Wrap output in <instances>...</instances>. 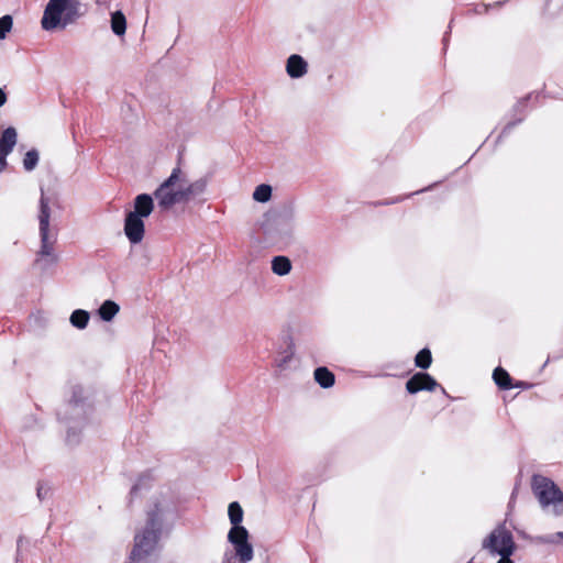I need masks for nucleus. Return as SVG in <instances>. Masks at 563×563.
Instances as JSON below:
<instances>
[{"instance_id": "21", "label": "nucleus", "mask_w": 563, "mask_h": 563, "mask_svg": "<svg viewBox=\"0 0 563 563\" xmlns=\"http://www.w3.org/2000/svg\"><path fill=\"white\" fill-rule=\"evenodd\" d=\"M233 550L234 551L227 550L224 552L222 563H247V562H250L253 559L254 550H253V545L252 544H251V554H250L251 556H250V559L247 558V559L244 560L239 554L238 550H235L234 548H233Z\"/></svg>"}, {"instance_id": "32", "label": "nucleus", "mask_w": 563, "mask_h": 563, "mask_svg": "<svg viewBox=\"0 0 563 563\" xmlns=\"http://www.w3.org/2000/svg\"><path fill=\"white\" fill-rule=\"evenodd\" d=\"M111 0H96V3L97 4H101V5H108L110 3Z\"/></svg>"}, {"instance_id": "4", "label": "nucleus", "mask_w": 563, "mask_h": 563, "mask_svg": "<svg viewBox=\"0 0 563 563\" xmlns=\"http://www.w3.org/2000/svg\"><path fill=\"white\" fill-rule=\"evenodd\" d=\"M40 249L35 254H58L56 251L58 229L51 225L49 200L41 189L40 212H38Z\"/></svg>"}, {"instance_id": "7", "label": "nucleus", "mask_w": 563, "mask_h": 563, "mask_svg": "<svg viewBox=\"0 0 563 563\" xmlns=\"http://www.w3.org/2000/svg\"><path fill=\"white\" fill-rule=\"evenodd\" d=\"M482 547L493 555L512 554L516 549L512 533L506 528L505 522L489 533Z\"/></svg>"}, {"instance_id": "14", "label": "nucleus", "mask_w": 563, "mask_h": 563, "mask_svg": "<svg viewBox=\"0 0 563 563\" xmlns=\"http://www.w3.org/2000/svg\"><path fill=\"white\" fill-rule=\"evenodd\" d=\"M59 262V254H35L34 267L41 272H46L48 268L57 265Z\"/></svg>"}, {"instance_id": "22", "label": "nucleus", "mask_w": 563, "mask_h": 563, "mask_svg": "<svg viewBox=\"0 0 563 563\" xmlns=\"http://www.w3.org/2000/svg\"><path fill=\"white\" fill-rule=\"evenodd\" d=\"M38 159H40V154H38L37 150L32 148V150L27 151L23 157V168L26 172H32L37 166Z\"/></svg>"}, {"instance_id": "1", "label": "nucleus", "mask_w": 563, "mask_h": 563, "mask_svg": "<svg viewBox=\"0 0 563 563\" xmlns=\"http://www.w3.org/2000/svg\"><path fill=\"white\" fill-rule=\"evenodd\" d=\"M208 179L205 177L189 181L186 173L175 167L170 175L155 189L153 196L162 211H167L176 205H185L202 196L207 189Z\"/></svg>"}, {"instance_id": "11", "label": "nucleus", "mask_w": 563, "mask_h": 563, "mask_svg": "<svg viewBox=\"0 0 563 563\" xmlns=\"http://www.w3.org/2000/svg\"><path fill=\"white\" fill-rule=\"evenodd\" d=\"M154 196L148 194H140L134 198L133 210L129 211L130 214L144 219L147 218L154 210Z\"/></svg>"}, {"instance_id": "2", "label": "nucleus", "mask_w": 563, "mask_h": 563, "mask_svg": "<svg viewBox=\"0 0 563 563\" xmlns=\"http://www.w3.org/2000/svg\"><path fill=\"white\" fill-rule=\"evenodd\" d=\"M169 504L166 500L155 501L147 511V521L144 529L135 534L131 560L142 562L157 548L162 531L164 515L168 511Z\"/></svg>"}, {"instance_id": "15", "label": "nucleus", "mask_w": 563, "mask_h": 563, "mask_svg": "<svg viewBox=\"0 0 563 563\" xmlns=\"http://www.w3.org/2000/svg\"><path fill=\"white\" fill-rule=\"evenodd\" d=\"M314 380L322 387V388H330L335 383V377L332 372H330L327 367H318L314 371Z\"/></svg>"}, {"instance_id": "17", "label": "nucleus", "mask_w": 563, "mask_h": 563, "mask_svg": "<svg viewBox=\"0 0 563 563\" xmlns=\"http://www.w3.org/2000/svg\"><path fill=\"white\" fill-rule=\"evenodd\" d=\"M120 307L117 302L112 300H106L98 309V313L103 321L109 322L117 316Z\"/></svg>"}, {"instance_id": "25", "label": "nucleus", "mask_w": 563, "mask_h": 563, "mask_svg": "<svg viewBox=\"0 0 563 563\" xmlns=\"http://www.w3.org/2000/svg\"><path fill=\"white\" fill-rule=\"evenodd\" d=\"M294 356V351L289 347L287 351H285L283 354H280L276 360L275 364L278 368L285 369L288 365V363L291 361Z\"/></svg>"}, {"instance_id": "10", "label": "nucleus", "mask_w": 563, "mask_h": 563, "mask_svg": "<svg viewBox=\"0 0 563 563\" xmlns=\"http://www.w3.org/2000/svg\"><path fill=\"white\" fill-rule=\"evenodd\" d=\"M437 387V380L428 373L423 372L416 373L406 383V389L409 394H417L422 390L432 391Z\"/></svg>"}, {"instance_id": "31", "label": "nucleus", "mask_w": 563, "mask_h": 563, "mask_svg": "<svg viewBox=\"0 0 563 563\" xmlns=\"http://www.w3.org/2000/svg\"><path fill=\"white\" fill-rule=\"evenodd\" d=\"M7 100H8L7 93L0 87V108L5 104Z\"/></svg>"}, {"instance_id": "6", "label": "nucleus", "mask_w": 563, "mask_h": 563, "mask_svg": "<svg viewBox=\"0 0 563 563\" xmlns=\"http://www.w3.org/2000/svg\"><path fill=\"white\" fill-rule=\"evenodd\" d=\"M532 490L543 509L552 508L555 516L563 515V493L555 483L544 476H533Z\"/></svg>"}, {"instance_id": "33", "label": "nucleus", "mask_w": 563, "mask_h": 563, "mask_svg": "<svg viewBox=\"0 0 563 563\" xmlns=\"http://www.w3.org/2000/svg\"><path fill=\"white\" fill-rule=\"evenodd\" d=\"M137 490H139V485L136 484V485H134V486L132 487V489H131V495H132V496H133V495H135V494L137 493Z\"/></svg>"}, {"instance_id": "26", "label": "nucleus", "mask_w": 563, "mask_h": 563, "mask_svg": "<svg viewBox=\"0 0 563 563\" xmlns=\"http://www.w3.org/2000/svg\"><path fill=\"white\" fill-rule=\"evenodd\" d=\"M12 24L13 21L10 15H3L0 18V40H3L7 36V33L11 30Z\"/></svg>"}, {"instance_id": "24", "label": "nucleus", "mask_w": 563, "mask_h": 563, "mask_svg": "<svg viewBox=\"0 0 563 563\" xmlns=\"http://www.w3.org/2000/svg\"><path fill=\"white\" fill-rule=\"evenodd\" d=\"M271 197L272 187L266 184L258 185L253 192V199L257 202H267Z\"/></svg>"}, {"instance_id": "29", "label": "nucleus", "mask_w": 563, "mask_h": 563, "mask_svg": "<svg viewBox=\"0 0 563 563\" xmlns=\"http://www.w3.org/2000/svg\"><path fill=\"white\" fill-rule=\"evenodd\" d=\"M7 156L5 154H0V174L7 168L8 166V162H7Z\"/></svg>"}, {"instance_id": "9", "label": "nucleus", "mask_w": 563, "mask_h": 563, "mask_svg": "<svg viewBox=\"0 0 563 563\" xmlns=\"http://www.w3.org/2000/svg\"><path fill=\"white\" fill-rule=\"evenodd\" d=\"M123 230L131 244H139L144 238L145 224L143 219L136 217V214L126 213Z\"/></svg>"}, {"instance_id": "20", "label": "nucleus", "mask_w": 563, "mask_h": 563, "mask_svg": "<svg viewBox=\"0 0 563 563\" xmlns=\"http://www.w3.org/2000/svg\"><path fill=\"white\" fill-rule=\"evenodd\" d=\"M89 319H90V314L88 311L82 310V309H77V310L73 311V313L70 314L69 321L73 327H75L79 330H82L88 325Z\"/></svg>"}, {"instance_id": "28", "label": "nucleus", "mask_w": 563, "mask_h": 563, "mask_svg": "<svg viewBox=\"0 0 563 563\" xmlns=\"http://www.w3.org/2000/svg\"><path fill=\"white\" fill-rule=\"evenodd\" d=\"M73 429L74 427H69L68 431H67V437H66V441L69 443V444H75L78 442V439L76 438V435L73 433Z\"/></svg>"}, {"instance_id": "12", "label": "nucleus", "mask_w": 563, "mask_h": 563, "mask_svg": "<svg viewBox=\"0 0 563 563\" xmlns=\"http://www.w3.org/2000/svg\"><path fill=\"white\" fill-rule=\"evenodd\" d=\"M286 71L291 78H300L307 74L308 64L300 55L292 54L287 59Z\"/></svg>"}, {"instance_id": "35", "label": "nucleus", "mask_w": 563, "mask_h": 563, "mask_svg": "<svg viewBox=\"0 0 563 563\" xmlns=\"http://www.w3.org/2000/svg\"><path fill=\"white\" fill-rule=\"evenodd\" d=\"M510 129H511V124H508V125L505 128V130H504V132H503V133H506V132H507V131H509Z\"/></svg>"}, {"instance_id": "19", "label": "nucleus", "mask_w": 563, "mask_h": 563, "mask_svg": "<svg viewBox=\"0 0 563 563\" xmlns=\"http://www.w3.org/2000/svg\"><path fill=\"white\" fill-rule=\"evenodd\" d=\"M111 30L118 36L125 34L126 20L121 11H115L111 14Z\"/></svg>"}, {"instance_id": "3", "label": "nucleus", "mask_w": 563, "mask_h": 563, "mask_svg": "<svg viewBox=\"0 0 563 563\" xmlns=\"http://www.w3.org/2000/svg\"><path fill=\"white\" fill-rule=\"evenodd\" d=\"M81 9L79 0H49L42 16V27L46 31L65 29L84 14Z\"/></svg>"}, {"instance_id": "34", "label": "nucleus", "mask_w": 563, "mask_h": 563, "mask_svg": "<svg viewBox=\"0 0 563 563\" xmlns=\"http://www.w3.org/2000/svg\"><path fill=\"white\" fill-rule=\"evenodd\" d=\"M42 495H43L42 488H41V487H38V488H37V496H38V498H40V499H42V498H43V496H42Z\"/></svg>"}, {"instance_id": "16", "label": "nucleus", "mask_w": 563, "mask_h": 563, "mask_svg": "<svg viewBox=\"0 0 563 563\" xmlns=\"http://www.w3.org/2000/svg\"><path fill=\"white\" fill-rule=\"evenodd\" d=\"M272 271L278 276H285L291 271V262L286 256H275L272 260Z\"/></svg>"}, {"instance_id": "13", "label": "nucleus", "mask_w": 563, "mask_h": 563, "mask_svg": "<svg viewBox=\"0 0 563 563\" xmlns=\"http://www.w3.org/2000/svg\"><path fill=\"white\" fill-rule=\"evenodd\" d=\"M18 142V133L13 126L3 130L0 136V154L9 155Z\"/></svg>"}, {"instance_id": "18", "label": "nucleus", "mask_w": 563, "mask_h": 563, "mask_svg": "<svg viewBox=\"0 0 563 563\" xmlns=\"http://www.w3.org/2000/svg\"><path fill=\"white\" fill-rule=\"evenodd\" d=\"M493 378H494L495 384L500 389L508 390V389L514 387L512 384H511L510 375L508 374L507 371H505L501 367H497V368L494 369Z\"/></svg>"}, {"instance_id": "23", "label": "nucleus", "mask_w": 563, "mask_h": 563, "mask_svg": "<svg viewBox=\"0 0 563 563\" xmlns=\"http://www.w3.org/2000/svg\"><path fill=\"white\" fill-rule=\"evenodd\" d=\"M431 363H432L431 351L427 347L419 351L415 357V364L419 368L427 369L430 367Z\"/></svg>"}, {"instance_id": "27", "label": "nucleus", "mask_w": 563, "mask_h": 563, "mask_svg": "<svg viewBox=\"0 0 563 563\" xmlns=\"http://www.w3.org/2000/svg\"><path fill=\"white\" fill-rule=\"evenodd\" d=\"M559 540L563 541V532H556V533L550 534V536L538 537V541L540 543H555Z\"/></svg>"}, {"instance_id": "8", "label": "nucleus", "mask_w": 563, "mask_h": 563, "mask_svg": "<svg viewBox=\"0 0 563 563\" xmlns=\"http://www.w3.org/2000/svg\"><path fill=\"white\" fill-rule=\"evenodd\" d=\"M86 413L87 406L84 402V389L80 386H73L71 397L58 411V417L66 422L74 420L80 424L85 419Z\"/></svg>"}, {"instance_id": "5", "label": "nucleus", "mask_w": 563, "mask_h": 563, "mask_svg": "<svg viewBox=\"0 0 563 563\" xmlns=\"http://www.w3.org/2000/svg\"><path fill=\"white\" fill-rule=\"evenodd\" d=\"M228 516L232 528L228 533V541L238 550L239 554L245 560L250 559L251 543L249 541V531L241 526L243 520V509L238 501H232L228 507Z\"/></svg>"}, {"instance_id": "30", "label": "nucleus", "mask_w": 563, "mask_h": 563, "mask_svg": "<svg viewBox=\"0 0 563 563\" xmlns=\"http://www.w3.org/2000/svg\"><path fill=\"white\" fill-rule=\"evenodd\" d=\"M500 559L497 563H514V561L510 559L512 554H499Z\"/></svg>"}]
</instances>
